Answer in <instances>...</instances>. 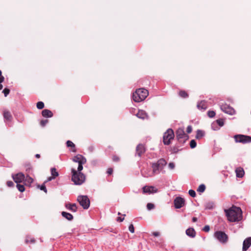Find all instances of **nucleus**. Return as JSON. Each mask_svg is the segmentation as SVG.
I'll list each match as a JSON object with an SVG mask.
<instances>
[{"label":"nucleus","instance_id":"f257e3e1","mask_svg":"<svg viewBox=\"0 0 251 251\" xmlns=\"http://www.w3.org/2000/svg\"><path fill=\"white\" fill-rule=\"evenodd\" d=\"M225 212L229 222H235L242 219V211L239 207L232 206L228 209H225Z\"/></svg>","mask_w":251,"mask_h":251},{"label":"nucleus","instance_id":"1a4fd4ad","mask_svg":"<svg viewBox=\"0 0 251 251\" xmlns=\"http://www.w3.org/2000/svg\"><path fill=\"white\" fill-rule=\"evenodd\" d=\"M176 137L178 141L181 143H184L188 139V136L185 133L183 129L178 128L176 131Z\"/></svg>","mask_w":251,"mask_h":251},{"label":"nucleus","instance_id":"f8f14e48","mask_svg":"<svg viewBox=\"0 0 251 251\" xmlns=\"http://www.w3.org/2000/svg\"><path fill=\"white\" fill-rule=\"evenodd\" d=\"M185 203V200L181 197H177L174 200V204L176 208H180Z\"/></svg>","mask_w":251,"mask_h":251},{"label":"nucleus","instance_id":"c85d7f7f","mask_svg":"<svg viewBox=\"0 0 251 251\" xmlns=\"http://www.w3.org/2000/svg\"><path fill=\"white\" fill-rule=\"evenodd\" d=\"M204 134V132L201 130H198L197 131V134L196 136V138L197 139H201V138Z\"/></svg>","mask_w":251,"mask_h":251},{"label":"nucleus","instance_id":"f03ea898","mask_svg":"<svg viewBox=\"0 0 251 251\" xmlns=\"http://www.w3.org/2000/svg\"><path fill=\"white\" fill-rule=\"evenodd\" d=\"M149 95L148 91L144 88H139L133 94V99L135 102H139L145 100Z\"/></svg>","mask_w":251,"mask_h":251},{"label":"nucleus","instance_id":"603ef678","mask_svg":"<svg viewBox=\"0 0 251 251\" xmlns=\"http://www.w3.org/2000/svg\"><path fill=\"white\" fill-rule=\"evenodd\" d=\"M192 128L191 126H188L187 127V133H191L192 132Z\"/></svg>","mask_w":251,"mask_h":251},{"label":"nucleus","instance_id":"052dcab7","mask_svg":"<svg viewBox=\"0 0 251 251\" xmlns=\"http://www.w3.org/2000/svg\"><path fill=\"white\" fill-rule=\"evenodd\" d=\"M197 220H198V219H197V218H196V217H193V218H192V221H193V222H197Z\"/></svg>","mask_w":251,"mask_h":251},{"label":"nucleus","instance_id":"e2e57ef3","mask_svg":"<svg viewBox=\"0 0 251 251\" xmlns=\"http://www.w3.org/2000/svg\"><path fill=\"white\" fill-rule=\"evenodd\" d=\"M3 88V86L2 84H0V90H1Z\"/></svg>","mask_w":251,"mask_h":251},{"label":"nucleus","instance_id":"2f4dec72","mask_svg":"<svg viewBox=\"0 0 251 251\" xmlns=\"http://www.w3.org/2000/svg\"><path fill=\"white\" fill-rule=\"evenodd\" d=\"M37 108L39 109H42L44 107V103L42 101H39L36 104Z\"/></svg>","mask_w":251,"mask_h":251},{"label":"nucleus","instance_id":"9b49d317","mask_svg":"<svg viewBox=\"0 0 251 251\" xmlns=\"http://www.w3.org/2000/svg\"><path fill=\"white\" fill-rule=\"evenodd\" d=\"M221 109L223 112L229 115H233L235 113L234 109L227 104L222 105Z\"/></svg>","mask_w":251,"mask_h":251},{"label":"nucleus","instance_id":"20e7f679","mask_svg":"<svg viewBox=\"0 0 251 251\" xmlns=\"http://www.w3.org/2000/svg\"><path fill=\"white\" fill-rule=\"evenodd\" d=\"M167 162L164 159H160L156 163L152 164V174H158L160 172V171H161L163 169L164 167L165 166Z\"/></svg>","mask_w":251,"mask_h":251},{"label":"nucleus","instance_id":"2eb2a0df","mask_svg":"<svg viewBox=\"0 0 251 251\" xmlns=\"http://www.w3.org/2000/svg\"><path fill=\"white\" fill-rule=\"evenodd\" d=\"M145 146L143 144H139L136 149V152L138 156L141 157L145 152Z\"/></svg>","mask_w":251,"mask_h":251},{"label":"nucleus","instance_id":"5fc2aeb1","mask_svg":"<svg viewBox=\"0 0 251 251\" xmlns=\"http://www.w3.org/2000/svg\"><path fill=\"white\" fill-rule=\"evenodd\" d=\"M152 235L155 237L159 236L160 235V233L159 232H152Z\"/></svg>","mask_w":251,"mask_h":251},{"label":"nucleus","instance_id":"6e6552de","mask_svg":"<svg viewBox=\"0 0 251 251\" xmlns=\"http://www.w3.org/2000/svg\"><path fill=\"white\" fill-rule=\"evenodd\" d=\"M234 139L236 143L246 144L251 142V137L242 134H237L234 136Z\"/></svg>","mask_w":251,"mask_h":251},{"label":"nucleus","instance_id":"864d4df0","mask_svg":"<svg viewBox=\"0 0 251 251\" xmlns=\"http://www.w3.org/2000/svg\"><path fill=\"white\" fill-rule=\"evenodd\" d=\"M213 207V205L212 203H207L206 205V208L207 209H211Z\"/></svg>","mask_w":251,"mask_h":251},{"label":"nucleus","instance_id":"ddd939ff","mask_svg":"<svg viewBox=\"0 0 251 251\" xmlns=\"http://www.w3.org/2000/svg\"><path fill=\"white\" fill-rule=\"evenodd\" d=\"M73 161L77 162L78 164H85L86 163V158L81 154H77L73 158Z\"/></svg>","mask_w":251,"mask_h":251},{"label":"nucleus","instance_id":"3c124183","mask_svg":"<svg viewBox=\"0 0 251 251\" xmlns=\"http://www.w3.org/2000/svg\"><path fill=\"white\" fill-rule=\"evenodd\" d=\"M175 167V165L174 163L173 162H171V163H169V167L171 169H174Z\"/></svg>","mask_w":251,"mask_h":251},{"label":"nucleus","instance_id":"7c9ffc66","mask_svg":"<svg viewBox=\"0 0 251 251\" xmlns=\"http://www.w3.org/2000/svg\"><path fill=\"white\" fill-rule=\"evenodd\" d=\"M205 190V186L204 184H201L198 187L197 191L199 192L202 193Z\"/></svg>","mask_w":251,"mask_h":251},{"label":"nucleus","instance_id":"7ed1b4c3","mask_svg":"<svg viewBox=\"0 0 251 251\" xmlns=\"http://www.w3.org/2000/svg\"><path fill=\"white\" fill-rule=\"evenodd\" d=\"M72 176V180L75 185H81L85 180V176L81 172H77V171L73 168L71 170Z\"/></svg>","mask_w":251,"mask_h":251},{"label":"nucleus","instance_id":"4be33fe9","mask_svg":"<svg viewBox=\"0 0 251 251\" xmlns=\"http://www.w3.org/2000/svg\"><path fill=\"white\" fill-rule=\"evenodd\" d=\"M186 234L188 236L194 238L196 236V231L193 228L190 227L186 230Z\"/></svg>","mask_w":251,"mask_h":251},{"label":"nucleus","instance_id":"13d9d810","mask_svg":"<svg viewBox=\"0 0 251 251\" xmlns=\"http://www.w3.org/2000/svg\"><path fill=\"white\" fill-rule=\"evenodd\" d=\"M4 77L3 76H0V83L4 81Z\"/></svg>","mask_w":251,"mask_h":251},{"label":"nucleus","instance_id":"4d7b16f0","mask_svg":"<svg viewBox=\"0 0 251 251\" xmlns=\"http://www.w3.org/2000/svg\"><path fill=\"white\" fill-rule=\"evenodd\" d=\"M171 150L173 153H176L177 152V150L176 149L175 147H173V148H172Z\"/></svg>","mask_w":251,"mask_h":251},{"label":"nucleus","instance_id":"de8ad7c7","mask_svg":"<svg viewBox=\"0 0 251 251\" xmlns=\"http://www.w3.org/2000/svg\"><path fill=\"white\" fill-rule=\"evenodd\" d=\"M210 230V227L209 226H205L203 228V230L205 232H208Z\"/></svg>","mask_w":251,"mask_h":251},{"label":"nucleus","instance_id":"79ce46f5","mask_svg":"<svg viewBox=\"0 0 251 251\" xmlns=\"http://www.w3.org/2000/svg\"><path fill=\"white\" fill-rule=\"evenodd\" d=\"M48 122V120H41L40 122V125L42 126H44L47 124Z\"/></svg>","mask_w":251,"mask_h":251},{"label":"nucleus","instance_id":"473e14b6","mask_svg":"<svg viewBox=\"0 0 251 251\" xmlns=\"http://www.w3.org/2000/svg\"><path fill=\"white\" fill-rule=\"evenodd\" d=\"M17 187L19 191L21 192H23L25 190V187L23 185H21L18 183L17 184Z\"/></svg>","mask_w":251,"mask_h":251},{"label":"nucleus","instance_id":"423d86ee","mask_svg":"<svg viewBox=\"0 0 251 251\" xmlns=\"http://www.w3.org/2000/svg\"><path fill=\"white\" fill-rule=\"evenodd\" d=\"M175 134L173 129H168L164 133L163 137V143L165 145H169L171 144V141L174 139Z\"/></svg>","mask_w":251,"mask_h":251},{"label":"nucleus","instance_id":"b1692460","mask_svg":"<svg viewBox=\"0 0 251 251\" xmlns=\"http://www.w3.org/2000/svg\"><path fill=\"white\" fill-rule=\"evenodd\" d=\"M136 116L138 118L142 119H144L147 117L146 113L143 110H139L138 113L136 114Z\"/></svg>","mask_w":251,"mask_h":251},{"label":"nucleus","instance_id":"bf43d9fd","mask_svg":"<svg viewBox=\"0 0 251 251\" xmlns=\"http://www.w3.org/2000/svg\"><path fill=\"white\" fill-rule=\"evenodd\" d=\"M124 220V218H122L121 217H118L117 221L119 222H122Z\"/></svg>","mask_w":251,"mask_h":251},{"label":"nucleus","instance_id":"58836bf2","mask_svg":"<svg viewBox=\"0 0 251 251\" xmlns=\"http://www.w3.org/2000/svg\"><path fill=\"white\" fill-rule=\"evenodd\" d=\"M112 160L114 162H119L120 161V157L116 155H113L112 156Z\"/></svg>","mask_w":251,"mask_h":251},{"label":"nucleus","instance_id":"0e129e2a","mask_svg":"<svg viewBox=\"0 0 251 251\" xmlns=\"http://www.w3.org/2000/svg\"><path fill=\"white\" fill-rule=\"evenodd\" d=\"M1 74H2L1 71L0 70V76H2L1 75Z\"/></svg>","mask_w":251,"mask_h":251},{"label":"nucleus","instance_id":"c9c22d12","mask_svg":"<svg viewBox=\"0 0 251 251\" xmlns=\"http://www.w3.org/2000/svg\"><path fill=\"white\" fill-rule=\"evenodd\" d=\"M215 111H208V112H207V115L210 118H213L215 116Z\"/></svg>","mask_w":251,"mask_h":251},{"label":"nucleus","instance_id":"49530a36","mask_svg":"<svg viewBox=\"0 0 251 251\" xmlns=\"http://www.w3.org/2000/svg\"><path fill=\"white\" fill-rule=\"evenodd\" d=\"M25 242L28 243V242L34 243L35 242V239L34 238H31L29 240L28 238L26 239Z\"/></svg>","mask_w":251,"mask_h":251},{"label":"nucleus","instance_id":"dca6fc26","mask_svg":"<svg viewBox=\"0 0 251 251\" xmlns=\"http://www.w3.org/2000/svg\"><path fill=\"white\" fill-rule=\"evenodd\" d=\"M251 246V237L245 239L243 243V251H246Z\"/></svg>","mask_w":251,"mask_h":251},{"label":"nucleus","instance_id":"a211bd4d","mask_svg":"<svg viewBox=\"0 0 251 251\" xmlns=\"http://www.w3.org/2000/svg\"><path fill=\"white\" fill-rule=\"evenodd\" d=\"M3 116L4 119L8 122H11L13 119L10 112L6 109L4 110L3 111Z\"/></svg>","mask_w":251,"mask_h":251},{"label":"nucleus","instance_id":"cd10ccee","mask_svg":"<svg viewBox=\"0 0 251 251\" xmlns=\"http://www.w3.org/2000/svg\"><path fill=\"white\" fill-rule=\"evenodd\" d=\"M179 96L182 98H186L189 96L188 94L185 90H180L178 93Z\"/></svg>","mask_w":251,"mask_h":251},{"label":"nucleus","instance_id":"72a5a7b5","mask_svg":"<svg viewBox=\"0 0 251 251\" xmlns=\"http://www.w3.org/2000/svg\"><path fill=\"white\" fill-rule=\"evenodd\" d=\"M197 146V143L195 140H192L190 143V146L192 149L195 148Z\"/></svg>","mask_w":251,"mask_h":251},{"label":"nucleus","instance_id":"9d476101","mask_svg":"<svg viewBox=\"0 0 251 251\" xmlns=\"http://www.w3.org/2000/svg\"><path fill=\"white\" fill-rule=\"evenodd\" d=\"M214 236L220 242L225 243L227 241L228 236L223 231H217L215 232Z\"/></svg>","mask_w":251,"mask_h":251},{"label":"nucleus","instance_id":"ea45409f","mask_svg":"<svg viewBox=\"0 0 251 251\" xmlns=\"http://www.w3.org/2000/svg\"><path fill=\"white\" fill-rule=\"evenodd\" d=\"M2 92L3 93L4 96L6 97L9 94L10 90L8 88H5L3 90Z\"/></svg>","mask_w":251,"mask_h":251},{"label":"nucleus","instance_id":"4468645a","mask_svg":"<svg viewBox=\"0 0 251 251\" xmlns=\"http://www.w3.org/2000/svg\"><path fill=\"white\" fill-rule=\"evenodd\" d=\"M12 177L16 183H19L25 180V176L23 173H19L15 175H13Z\"/></svg>","mask_w":251,"mask_h":251},{"label":"nucleus","instance_id":"8fccbe9b","mask_svg":"<svg viewBox=\"0 0 251 251\" xmlns=\"http://www.w3.org/2000/svg\"><path fill=\"white\" fill-rule=\"evenodd\" d=\"M107 173L109 175H111L113 173V169L111 168H108V169L107 170Z\"/></svg>","mask_w":251,"mask_h":251},{"label":"nucleus","instance_id":"c03bdc74","mask_svg":"<svg viewBox=\"0 0 251 251\" xmlns=\"http://www.w3.org/2000/svg\"><path fill=\"white\" fill-rule=\"evenodd\" d=\"M84 164H78V166L77 168V172H81V171L83 170V165Z\"/></svg>","mask_w":251,"mask_h":251},{"label":"nucleus","instance_id":"37998d69","mask_svg":"<svg viewBox=\"0 0 251 251\" xmlns=\"http://www.w3.org/2000/svg\"><path fill=\"white\" fill-rule=\"evenodd\" d=\"M128 229L130 232H131V233L134 232V227L132 224H131L129 225Z\"/></svg>","mask_w":251,"mask_h":251},{"label":"nucleus","instance_id":"4c0bfd02","mask_svg":"<svg viewBox=\"0 0 251 251\" xmlns=\"http://www.w3.org/2000/svg\"><path fill=\"white\" fill-rule=\"evenodd\" d=\"M216 122L218 125L220 126H222L224 125V122L223 119H218L216 121Z\"/></svg>","mask_w":251,"mask_h":251},{"label":"nucleus","instance_id":"f704fd0d","mask_svg":"<svg viewBox=\"0 0 251 251\" xmlns=\"http://www.w3.org/2000/svg\"><path fill=\"white\" fill-rule=\"evenodd\" d=\"M146 173V171H145L144 172L143 171H142V175L144 176V177H150V176H152L153 175H154V174H152V173H150V174H148V173H147V174L145 173Z\"/></svg>","mask_w":251,"mask_h":251},{"label":"nucleus","instance_id":"e433bc0d","mask_svg":"<svg viewBox=\"0 0 251 251\" xmlns=\"http://www.w3.org/2000/svg\"><path fill=\"white\" fill-rule=\"evenodd\" d=\"M147 207L148 210H151L154 208V205L151 203H148Z\"/></svg>","mask_w":251,"mask_h":251},{"label":"nucleus","instance_id":"6e6d98bb","mask_svg":"<svg viewBox=\"0 0 251 251\" xmlns=\"http://www.w3.org/2000/svg\"><path fill=\"white\" fill-rule=\"evenodd\" d=\"M54 179V177H53L52 176H50L48 178L47 180L45 182V183L48 182V181H51L52 179Z\"/></svg>","mask_w":251,"mask_h":251},{"label":"nucleus","instance_id":"09e8293b","mask_svg":"<svg viewBox=\"0 0 251 251\" xmlns=\"http://www.w3.org/2000/svg\"><path fill=\"white\" fill-rule=\"evenodd\" d=\"M6 184L7 185L10 187L14 186V183L12 181H8Z\"/></svg>","mask_w":251,"mask_h":251},{"label":"nucleus","instance_id":"39448f33","mask_svg":"<svg viewBox=\"0 0 251 251\" xmlns=\"http://www.w3.org/2000/svg\"><path fill=\"white\" fill-rule=\"evenodd\" d=\"M167 162L164 159H160L156 163L152 164V174H158L160 172V171H161L163 169L164 167L165 166Z\"/></svg>","mask_w":251,"mask_h":251},{"label":"nucleus","instance_id":"c756f323","mask_svg":"<svg viewBox=\"0 0 251 251\" xmlns=\"http://www.w3.org/2000/svg\"><path fill=\"white\" fill-rule=\"evenodd\" d=\"M51 176L54 178L58 176V173L55 168H52L50 170Z\"/></svg>","mask_w":251,"mask_h":251},{"label":"nucleus","instance_id":"a19ab883","mask_svg":"<svg viewBox=\"0 0 251 251\" xmlns=\"http://www.w3.org/2000/svg\"><path fill=\"white\" fill-rule=\"evenodd\" d=\"M189 194L192 197H196V192L193 190H190L189 191Z\"/></svg>","mask_w":251,"mask_h":251},{"label":"nucleus","instance_id":"a18cd8bd","mask_svg":"<svg viewBox=\"0 0 251 251\" xmlns=\"http://www.w3.org/2000/svg\"><path fill=\"white\" fill-rule=\"evenodd\" d=\"M40 189H41V190L44 191L45 193H47V189H46V186H45V184H43V185H42L40 186Z\"/></svg>","mask_w":251,"mask_h":251},{"label":"nucleus","instance_id":"a878e982","mask_svg":"<svg viewBox=\"0 0 251 251\" xmlns=\"http://www.w3.org/2000/svg\"><path fill=\"white\" fill-rule=\"evenodd\" d=\"M67 146L72 148V151L74 152H76L75 145L71 141L68 140L66 142Z\"/></svg>","mask_w":251,"mask_h":251},{"label":"nucleus","instance_id":"aec40b11","mask_svg":"<svg viewBox=\"0 0 251 251\" xmlns=\"http://www.w3.org/2000/svg\"><path fill=\"white\" fill-rule=\"evenodd\" d=\"M197 107L201 110H205L207 108L206 101L205 100H201L198 103Z\"/></svg>","mask_w":251,"mask_h":251},{"label":"nucleus","instance_id":"0eeeda50","mask_svg":"<svg viewBox=\"0 0 251 251\" xmlns=\"http://www.w3.org/2000/svg\"><path fill=\"white\" fill-rule=\"evenodd\" d=\"M77 201L84 209H87L89 207L90 201L87 196H78Z\"/></svg>","mask_w":251,"mask_h":251},{"label":"nucleus","instance_id":"6ab92c4d","mask_svg":"<svg viewBox=\"0 0 251 251\" xmlns=\"http://www.w3.org/2000/svg\"><path fill=\"white\" fill-rule=\"evenodd\" d=\"M65 207L70 211L75 212L77 211V207L75 203H67L65 205Z\"/></svg>","mask_w":251,"mask_h":251},{"label":"nucleus","instance_id":"412c9836","mask_svg":"<svg viewBox=\"0 0 251 251\" xmlns=\"http://www.w3.org/2000/svg\"><path fill=\"white\" fill-rule=\"evenodd\" d=\"M235 172H236V176L237 177H239V178H241V177H243V176H244V174H245L244 170L241 167L237 168L235 170Z\"/></svg>","mask_w":251,"mask_h":251},{"label":"nucleus","instance_id":"f3484780","mask_svg":"<svg viewBox=\"0 0 251 251\" xmlns=\"http://www.w3.org/2000/svg\"><path fill=\"white\" fill-rule=\"evenodd\" d=\"M157 191V189L153 186H144L143 188V192L144 193H154Z\"/></svg>","mask_w":251,"mask_h":251},{"label":"nucleus","instance_id":"5701e85b","mask_svg":"<svg viewBox=\"0 0 251 251\" xmlns=\"http://www.w3.org/2000/svg\"><path fill=\"white\" fill-rule=\"evenodd\" d=\"M42 115L44 117L50 118L52 117L53 114L52 112L49 109H44L42 111Z\"/></svg>","mask_w":251,"mask_h":251},{"label":"nucleus","instance_id":"393cba45","mask_svg":"<svg viewBox=\"0 0 251 251\" xmlns=\"http://www.w3.org/2000/svg\"><path fill=\"white\" fill-rule=\"evenodd\" d=\"M61 214L63 217L69 221H71L73 219V216L69 213L63 211L62 212Z\"/></svg>","mask_w":251,"mask_h":251},{"label":"nucleus","instance_id":"680f3d73","mask_svg":"<svg viewBox=\"0 0 251 251\" xmlns=\"http://www.w3.org/2000/svg\"><path fill=\"white\" fill-rule=\"evenodd\" d=\"M35 157L37 158H39L40 157V155L39 154H36L35 155Z\"/></svg>","mask_w":251,"mask_h":251},{"label":"nucleus","instance_id":"bb28decb","mask_svg":"<svg viewBox=\"0 0 251 251\" xmlns=\"http://www.w3.org/2000/svg\"><path fill=\"white\" fill-rule=\"evenodd\" d=\"M33 181V179L27 175L25 180V184L30 185Z\"/></svg>","mask_w":251,"mask_h":251}]
</instances>
